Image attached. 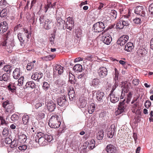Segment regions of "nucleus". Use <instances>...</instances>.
Listing matches in <instances>:
<instances>
[{"label": "nucleus", "mask_w": 153, "mask_h": 153, "mask_svg": "<svg viewBox=\"0 0 153 153\" xmlns=\"http://www.w3.org/2000/svg\"><path fill=\"white\" fill-rule=\"evenodd\" d=\"M69 81L71 84L75 83L74 76L71 73L69 72Z\"/></svg>", "instance_id": "nucleus-36"}, {"label": "nucleus", "mask_w": 153, "mask_h": 153, "mask_svg": "<svg viewBox=\"0 0 153 153\" xmlns=\"http://www.w3.org/2000/svg\"><path fill=\"white\" fill-rule=\"evenodd\" d=\"M151 102L149 100H146L145 103V106L147 108H149L151 105Z\"/></svg>", "instance_id": "nucleus-59"}, {"label": "nucleus", "mask_w": 153, "mask_h": 153, "mask_svg": "<svg viewBox=\"0 0 153 153\" xmlns=\"http://www.w3.org/2000/svg\"><path fill=\"white\" fill-rule=\"evenodd\" d=\"M100 82L99 79L97 78L93 79L91 82V85L95 88H98L100 85Z\"/></svg>", "instance_id": "nucleus-18"}, {"label": "nucleus", "mask_w": 153, "mask_h": 153, "mask_svg": "<svg viewBox=\"0 0 153 153\" xmlns=\"http://www.w3.org/2000/svg\"><path fill=\"white\" fill-rule=\"evenodd\" d=\"M107 13L108 14V16H109L111 19H115L117 16V12L114 10H111L110 9H107L106 10Z\"/></svg>", "instance_id": "nucleus-8"}, {"label": "nucleus", "mask_w": 153, "mask_h": 153, "mask_svg": "<svg viewBox=\"0 0 153 153\" xmlns=\"http://www.w3.org/2000/svg\"><path fill=\"white\" fill-rule=\"evenodd\" d=\"M59 117L57 115L52 116L48 122V125L53 128H59L61 125V123L58 120Z\"/></svg>", "instance_id": "nucleus-1"}, {"label": "nucleus", "mask_w": 153, "mask_h": 153, "mask_svg": "<svg viewBox=\"0 0 153 153\" xmlns=\"http://www.w3.org/2000/svg\"><path fill=\"white\" fill-rule=\"evenodd\" d=\"M26 88H36L35 83L33 81L27 82L25 85Z\"/></svg>", "instance_id": "nucleus-28"}, {"label": "nucleus", "mask_w": 153, "mask_h": 153, "mask_svg": "<svg viewBox=\"0 0 153 153\" xmlns=\"http://www.w3.org/2000/svg\"><path fill=\"white\" fill-rule=\"evenodd\" d=\"M57 104L60 106L63 107L68 104L66 96L64 94H61L57 100Z\"/></svg>", "instance_id": "nucleus-3"}, {"label": "nucleus", "mask_w": 153, "mask_h": 153, "mask_svg": "<svg viewBox=\"0 0 153 153\" xmlns=\"http://www.w3.org/2000/svg\"><path fill=\"white\" fill-rule=\"evenodd\" d=\"M88 143V146L90 149H92L95 147V141L94 140H91L89 143Z\"/></svg>", "instance_id": "nucleus-32"}, {"label": "nucleus", "mask_w": 153, "mask_h": 153, "mask_svg": "<svg viewBox=\"0 0 153 153\" xmlns=\"http://www.w3.org/2000/svg\"><path fill=\"white\" fill-rule=\"evenodd\" d=\"M18 146V141L14 140L12 141L10 145V147L12 148H14L17 147Z\"/></svg>", "instance_id": "nucleus-44"}, {"label": "nucleus", "mask_w": 153, "mask_h": 153, "mask_svg": "<svg viewBox=\"0 0 153 153\" xmlns=\"http://www.w3.org/2000/svg\"><path fill=\"white\" fill-rule=\"evenodd\" d=\"M86 105V102L84 100H82L80 102V107L82 108L85 107Z\"/></svg>", "instance_id": "nucleus-63"}, {"label": "nucleus", "mask_w": 153, "mask_h": 153, "mask_svg": "<svg viewBox=\"0 0 153 153\" xmlns=\"http://www.w3.org/2000/svg\"><path fill=\"white\" fill-rule=\"evenodd\" d=\"M10 34V31L8 30L7 31V32L6 33V34L4 35V39H5V40L2 43V45L3 46L6 47V45L7 44L6 40H7L8 37V36H9Z\"/></svg>", "instance_id": "nucleus-35"}, {"label": "nucleus", "mask_w": 153, "mask_h": 153, "mask_svg": "<svg viewBox=\"0 0 153 153\" xmlns=\"http://www.w3.org/2000/svg\"><path fill=\"white\" fill-rule=\"evenodd\" d=\"M45 18V16L44 15H42L40 17L39 20L40 24L43 23L46 20Z\"/></svg>", "instance_id": "nucleus-53"}, {"label": "nucleus", "mask_w": 153, "mask_h": 153, "mask_svg": "<svg viewBox=\"0 0 153 153\" xmlns=\"http://www.w3.org/2000/svg\"><path fill=\"white\" fill-rule=\"evenodd\" d=\"M14 107L12 104L10 103L5 109L7 112L12 113L14 111Z\"/></svg>", "instance_id": "nucleus-29"}, {"label": "nucleus", "mask_w": 153, "mask_h": 153, "mask_svg": "<svg viewBox=\"0 0 153 153\" xmlns=\"http://www.w3.org/2000/svg\"><path fill=\"white\" fill-rule=\"evenodd\" d=\"M8 29V24L5 21L1 22L0 24V33L3 34L6 32Z\"/></svg>", "instance_id": "nucleus-10"}, {"label": "nucleus", "mask_w": 153, "mask_h": 153, "mask_svg": "<svg viewBox=\"0 0 153 153\" xmlns=\"http://www.w3.org/2000/svg\"><path fill=\"white\" fill-rule=\"evenodd\" d=\"M140 80L139 79H134L132 80V83L134 85H137L139 84Z\"/></svg>", "instance_id": "nucleus-56"}, {"label": "nucleus", "mask_w": 153, "mask_h": 153, "mask_svg": "<svg viewBox=\"0 0 153 153\" xmlns=\"http://www.w3.org/2000/svg\"><path fill=\"white\" fill-rule=\"evenodd\" d=\"M115 76L114 79L115 81V82H118L119 73L117 70V69L116 68H115Z\"/></svg>", "instance_id": "nucleus-45"}, {"label": "nucleus", "mask_w": 153, "mask_h": 153, "mask_svg": "<svg viewBox=\"0 0 153 153\" xmlns=\"http://www.w3.org/2000/svg\"><path fill=\"white\" fill-rule=\"evenodd\" d=\"M68 95L70 101H73V98L75 96V92L73 88L70 87L69 88Z\"/></svg>", "instance_id": "nucleus-16"}, {"label": "nucleus", "mask_w": 153, "mask_h": 153, "mask_svg": "<svg viewBox=\"0 0 153 153\" xmlns=\"http://www.w3.org/2000/svg\"><path fill=\"white\" fill-rule=\"evenodd\" d=\"M109 97H110L111 102L113 103H115L119 100L120 96L114 94L113 93H110L109 95Z\"/></svg>", "instance_id": "nucleus-12"}, {"label": "nucleus", "mask_w": 153, "mask_h": 153, "mask_svg": "<svg viewBox=\"0 0 153 153\" xmlns=\"http://www.w3.org/2000/svg\"><path fill=\"white\" fill-rule=\"evenodd\" d=\"M43 134H42V135L40 137V139H39V144L41 146H46L48 143V142H47L45 140V137L42 136Z\"/></svg>", "instance_id": "nucleus-24"}, {"label": "nucleus", "mask_w": 153, "mask_h": 153, "mask_svg": "<svg viewBox=\"0 0 153 153\" xmlns=\"http://www.w3.org/2000/svg\"><path fill=\"white\" fill-rule=\"evenodd\" d=\"M10 79V76L8 74H4L2 76H0V80L7 81Z\"/></svg>", "instance_id": "nucleus-30"}, {"label": "nucleus", "mask_w": 153, "mask_h": 153, "mask_svg": "<svg viewBox=\"0 0 153 153\" xmlns=\"http://www.w3.org/2000/svg\"><path fill=\"white\" fill-rule=\"evenodd\" d=\"M101 40L105 44L109 45L112 41V39L111 36L109 34H107L102 36Z\"/></svg>", "instance_id": "nucleus-7"}, {"label": "nucleus", "mask_w": 153, "mask_h": 153, "mask_svg": "<svg viewBox=\"0 0 153 153\" xmlns=\"http://www.w3.org/2000/svg\"><path fill=\"white\" fill-rule=\"evenodd\" d=\"M11 118L12 121L15 122L18 120L19 116L18 115L14 114L12 115Z\"/></svg>", "instance_id": "nucleus-50"}, {"label": "nucleus", "mask_w": 153, "mask_h": 153, "mask_svg": "<svg viewBox=\"0 0 153 153\" xmlns=\"http://www.w3.org/2000/svg\"><path fill=\"white\" fill-rule=\"evenodd\" d=\"M95 105L94 104L91 103L88 106V111L89 114H92L95 109Z\"/></svg>", "instance_id": "nucleus-27"}, {"label": "nucleus", "mask_w": 153, "mask_h": 153, "mask_svg": "<svg viewBox=\"0 0 153 153\" xmlns=\"http://www.w3.org/2000/svg\"><path fill=\"white\" fill-rule=\"evenodd\" d=\"M125 99L122 102H121L119 103L118 105V110L116 111V113L118 114H119L123 112L124 110V109L126 107V105L125 104L124 101H125Z\"/></svg>", "instance_id": "nucleus-9"}, {"label": "nucleus", "mask_w": 153, "mask_h": 153, "mask_svg": "<svg viewBox=\"0 0 153 153\" xmlns=\"http://www.w3.org/2000/svg\"><path fill=\"white\" fill-rule=\"evenodd\" d=\"M29 116L25 114L23 116L22 118V120L23 123L24 125H27L28 123L29 120Z\"/></svg>", "instance_id": "nucleus-34"}, {"label": "nucleus", "mask_w": 153, "mask_h": 153, "mask_svg": "<svg viewBox=\"0 0 153 153\" xmlns=\"http://www.w3.org/2000/svg\"><path fill=\"white\" fill-rule=\"evenodd\" d=\"M73 70L75 71L80 72L82 71V66L80 64H76L73 67Z\"/></svg>", "instance_id": "nucleus-31"}, {"label": "nucleus", "mask_w": 153, "mask_h": 153, "mask_svg": "<svg viewBox=\"0 0 153 153\" xmlns=\"http://www.w3.org/2000/svg\"><path fill=\"white\" fill-rule=\"evenodd\" d=\"M13 76L14 79H18L20 76V69L16 68L13 72Z\"/></svg>", "instance_id": "nucleus-23"}, {"label": "nucleus", "mask_w": 153, "mask_h": 153, "mask_svg": "<svg viewBox=\"0 0 153 153\" xmlns=\"http://www.w3.org/2000/svg\"><path fill=\"white\" fill-rule=\"evenodd\" d=\"M50 87V85L47 82H43L42 88L44 90L47 91L49 89Z\"/></svg>", "instance_id": "nucleus-38"}, {"label": "nucleus", "mask_w": 153, "mask_h": 153, "mask_svg": "<svg viewBox=\"0 0 153 153\" xmlns=\"http://www.w3.org/2000/svg\"><path fill=\"white\" fill-rule=\"evenodd\" d=\"M114 131L115 130L114 128H113L112 130V128H111V131H109L108 132V135L109 138H112V137L114 134Z\"/></svg>", "instance_id": "nucleus-49"}, {"label": "nucleus", "mask_w": 153, "mask_h": 153, "mask_svg": "<svg viewBox=\"0 0 153 153\" xmlns=\"http://www.w3.org/2000/svg\"><path fill=\"white\" fill-rule=\"evenodd\" d=\"M98 76L100 79L104 78L108 74V70L104 67H100L97 71Z\"/></svg>", "instance_id": "nucleus-4"}, {"label": "nucleus", "mask_w": 153, "mask_h": 153, "mask_svg": "<svg viewBox=\"0 0 153 153\" xmlns=\"http://www.w3.org/2000/svg\"><path fill=\"white\" fill-rule=\"evenodd\" d=\"M18 148L19 150L21 151H24L27 149V146L25 145L20 146H19Z\"/></svg>", "instance_id": "nucleus-58"}, {"label": "nucleus", "mask_w": 153, "mask_h": 153, "mask_svg": "<svg viewBox=\"0 0 153 153\" xmlns=\"http://www.w3.org/2000/svg\"><path fill=\"white\" fill-rule=\"evenodd\" d=\"M129 39L128 36L123 35L121 36L117 40V43L121 46L124 45L127 42Z\"/></svg>", "instance_id": "nucleus-5"}, {"label": "nucleus", "mask_w": 153, "mask_h": 153, "mask_svg": "<svg viewBox=\"0 0 153 153\" xmlns=\"http://www.w3.org/2000/svg\"><path fill=\"white\" fill-rule=\"evenodd\" d=\"M43 74L39 72V73L36 72L32 75L31 76L32 79L38 81L42 77Z\"/></svg>", "instance_id": "nucleus-17"}, {"label": "nucleus", "mask_w": 153, "mask_h": 153, "mask_svg": "<svg viewBox=\"0 0 153 153\" xmlns=\"http://www.w3.org/2000/svg\"><path fill=\"white\" fill-rule=\"evenodd\" d=\"M124 27L122 22L121 20L118 22L116 26V28L119 29L123 28Z\"/></svg>", "instance_id": "nucleus-39"}, {"label": "nucleus", "mask_w": 153, "mask_h": 153, "mask_svg": "<svg viewBox=\"0 0 153 153\" xmlns=\"http://www.w3.org/2000/svg\"><path fill=\"white\" fill-rule=\"evenodd\" d=\"M130 84L129 82H122V87L123 88H122V90L124 91V92H126V93H128L129 91L128 89L129 88V87L130 86Z\"/></svg>", "instance_id": "nucleus-21"}, {"label": "nucleus", "mask_w": 153, "mask_h": 153, "mask_svg": "<svg viewBox=\"0 0 153 153\" xmlns=\"http://www.w3.org/2000/svg\"><path fill=\"white\" fill-rule=\"evenodd\" d=\"M2 134L4 135L7 136L9 134L8 128H5L3 131Z\"/></svg>", "instance_id": "nucleus-60"}, {"label": "nucleus", "mask_w": 153, "mask_h": 153, "mask_svg": "<svg viewBox=\"0 0 153 153\" xmlns=\"http://www.w3.org/2000/svg\"><path fill=\"white\" fill-rule=\"evenodd\" d=\"M36 117L39 119H42L44 117L45 114L42 112H40L36 114Z\"/></svg>", "instance_id": "nucleus-48"}, {"label": "nucleus", "mask_w": 153, "mask_h": 153, "mask_svg": "<svg viewBox=\"0 0 153 153\" xmlns=\"http://www.w3.org/2000/svg\"><path fill=\"white\" fill-rule=\"evenodd\" d=\"M56 20L57 23L59 25L65 23V21L63 20L60 17H57Z\"/></svg>", "instance_id": "nucleus-42"}, {"label": "nucleus", "mask_w": 153, "mask_h": 153, "mask_svg": "<svg viewBox=\"0 0 153 153\" xmlns=\"http://www.w3.org/2000/svg\"><path fill=\"white\" fill-rule=\"evenodd\" d=\"M24 77L22 76L19 78L18 80V85L19 86L22 85L23 83V79H24Z\"/></svg>", "instance_id": "nucleus-55"}, {"label": "nucleus", "mask_w": 153, "mask_h": 153, "mask_svg": "<svg viewBox=\"0 0 153 153\" xmlns=\"http://www.w3.org/2000/svg\"><path fill=\"white\" fill-rule=\"evenodd\" d=\"M68 22L67 21V23H69V25H74V22L73 20V18L71 17H69L68 18Z\"/></svg>", "instance_id": "nucleus-64"}, {"label": "nucleus", "mask_w": 153, "mask_h": 153, "mask_svg": "<svg viewBox=\"0 0 153 153\" xmlns=\"http://www.w3.org/2000/svg\"><path fill=\"white\" fill-rule=\"evenodd\" d=\"M147 51L144 48H141L138 49L137 51L138 56L141 57L145 56L147 54Z\"/></svg>", "instance_id": "nucleus-19"}, {"label": "nucleus", "mask_w": 153, "mask_h": 153, "mask_svg": "<svg viewBox=\"0 0 153 153\" xmlns=\"http://www.w3.org/2000/svg\"><path fill=\"white\" fill-rule=\"evenodd\" d=\"M10 103V101L8 100H7L3 102L2 106L5 109Z\"/></svg>", "instance_id": "nucleus-51"}, {"label": "nucleus", "mask_w": 153, "mask_h": 153, "mask_svg": "<svg viewBox=\"0 0 153 153\" xmlns=\"http://www.w3.org/2000/svg\"><path fill=\"white\" fill-rule=\"evenodd\" d=\"M44 136L47 142H50L53 140L52 136L51 135L45 134L44 135Z\"/></svg>", "instance_id": "nucleus-37"}, {"label": "nucleus", "mask_w": 153, "mask_h": 153, "mask_svg": "<svg viewBox=\"0 0 153 153\" xmlns=\"http://www.w3.org/2000/svg\"><path fill=\"white\" fill-rule=\"evenodd\" d=\"M96 98L98 101H102L105 99L104 93L100 90H98L96 93Z\"/></svg>", "instance_id": "nucleus-14"}, {"label": "nucleus", "mask_w": 153, "mask_h": 153, "mask_svg": "<svg viewBox=\"0 0 153 153\" xmlns=\"http://www.w3.org/2000/svg\"><path fill=\"white\" fill-rule=\"evenodd\" d=\"M8 90L12 93H15L16 91V87L15 83L10 82L7 86Z\"/></svg>", "instance_id": "nucleus-15"}, {"label": "nucleus", "mask_w": 153, "mask_h": 153, "mask_svg": "<svg viewBox=\"0 0 153 153\" xmlns=\"http://www.w3.org/2000/svg\"><path fill=\"white\" fill-rule=\"evenodd\" d=\"M133 94L132 92H129L127 94L126 102L128 103L131 100Z\"/></svg>", "instance_id": "nucleus-40"}, {"label": "nucleus", "mask_w": 153, "mask_h": 153, "mask_svg": "<svg viewBox=\"0 0 153 153\" xmlns=\"http://www.w3.org/2000/svg\"><path fill=\"white\" fill-rule=\"evenodd\" d=\"M18 137L19 141L22 143H25L27 140L26 136L22 133L18 135Z\"/></svg>", "instance_id": "nucleus-20"}, {"label": "nucleus", "mask_w": 153, "mask_h": 153, "mask_svg": "<svg viewBox=\"0 0 153 153\" xmlns=\"http://www.w3.org/2000/svg\"><path fill=\"white\" fill-rule=\"evenodd\" d=\"M44 28L46 30H49L51 28V22L49 19H46L44 22Z\"/></svg>", "instance_id": "nucleus-25"}, {"label": "nucleus", "mask_w": 153, "mask_h": 153, "mask_svg": "<svg viewBox=\"0 0 153 153\" xmlns=\"http://www.w3.org/2000/svg\"><path fill=\"white\" fill-rule=\"evenodd\" d=\"M42 134H43L39 132L38 133V134L36 135L35 137H34V141L36 143H39V140L40 139V137L42 135Z\"/></svg>", "instance_id": "nucleus-43"}, {"label": "nucleus", "mask_w": 153, "mask_h": 153, "mask_svg": "<svg viewBox=\"0 0 153 153\" xmlns=\"http://www.w3.org/2000/svg\"><path fill=\"white\" fill-rule=\"evenodd\" d=\"M104 132L102 130L99 131L97 134V138L98 140H101L104 136Z\"/></svg>", "instance_id": "nucleus-33"}, {"label": "nucleus", "mask_w": 153, "mask_h": 153, "mask_svg": "<svg viewBox=\"0 0 153 153\" xmlns=\"http://www.w3.org/2000/svg\"><path fill=\"white\" fill-rule=\"evenodd\" d=\"M8 4L6 0H0V5L6 6Z\"/></svg>", "instance_id": "nucleus-61"}, {"label": "nucleus", "mask_w": 153, "mask_h": 153, "mask_svg": "<svg viewBox=\"0 0 153 153\" xmlns=\"http://www.w3.org/2000/svg\"><path fill=\"white\" fill-rule=\"evenodd\" d=\"M134 46L133 43L129 42L127 43L125 45V50L128 52H131Z\"/></svg>", "instance_id": "nucleus-26"}, {"label": "nucleus", "mask_w": 153, "mask_h": 153, "mask_svg": "<svg viewBox=\"0 0 153 153\" xmlns=\"http://www.w3.org/2000/svg\"><path fill=\"white\" fill-rule=\"evenodd\" d=\"M133 22L136 24H140L141 22V20L140 18L136 17L133 19Z\"/></svg>", "instance_id": "nucleus-47"}, {"label": "nucleus", "mask_w": 153, "mask_h": 153, "mask_svg": "<svg viewBox=\"0 0 153 153\" xmlns=\"http://www.w3.org/2000/svg\"><path fill=\"white\" fill-rule=\"evenodd\" d=\"M105 27L103 23L101 22H97L94 24L93 26L94 31L96 32H101L104 30Z\"/></svg>", "instance_id": "nucleus-2"}, {"label": "nucleus", "mask_w": 153, "mask_h": 153, "mask_svg": "<svg viewBox=\"0 0 153 153\" xmlns=\"http://www.w3.org/2000/svg\"><path fill=\"white\" fill-rule=\"evenodd\" d=\"M47 108L49 111H53L56 108V104L51 100H49L46 105Z\"/></svg>", "instance_id": "nucleus-11"}, {"label": "nucleus", "mask_w": 153, "mask_h": 153, "mask_svg": "<svg viewBox=\"0 0 153 153\" xmlns=\"http://www.w3.org/2000/svg\"><path fill=\"white\" fill-rule=\"evenodd\" d=\"M51 2H48L47 4L45 5V13H46L48 10V8H51Z\"/></svg>", "instance_id": "nucleus-54"}, {"label": "nucleus", "mask_w": 153, "mask_h": 153, "mask_svg": "<svg viewBox=\"0 0 153 153\" xmlns=\"http://www.w3.org/2000/svg\"><path fill=\"white\" fill-rule=\"evenodd\" d=\"M134 13L139 15L140 16L144 17L145 16V10L143 6H137L134 10Z\"/></svg>", "instance_id": "nucleus-6"}, {"label": "nucleus", "mask_w": 153, "mask_h": 153, "mask_svg": "<svg viewBox=\"0 0 153 153\" xmlns=\"http://www.w3.org/2000/svg\"><path fill=\"white\" fill-rule=\"evenodd\" d=\"M76 36L78 38H80L81 36L82 33L80 30H78L76 31Z\"/></svg>", "instance_id": "nucleus-57"}, {"label": "nucleus", "mask_w": 153, "mask_h": 153, "mask_svg": "<svg viewBox=\"0 0 153 153\" xmlns=\"http://www.w3.org/2000/svg\"><path fill=\"white\" fill-rule=\"evenodd\" d=\"M55 70L54 69V72H57L59 74H61L63 72L64 68L61 66L60 65H56L55 66Z\"/></svg>", "instance_id": "nucleus-22"}, {"label": "nucleus", "mask_w": 153, "mask_h": 153, "mask_svg": "<svg viewBox=\"0 0 153 153\" xmlns=\"http://www.w3.org/2000/svg\"><path fill=\"white\" fill-rule=\"evenodd\" d=\"M11 66L7 65L4 66L3 69L5 71L7 72V73H10L11 70Z\"/></svg>", "instance_id": "nucleus-41"}, {"label": "nucleus", "mask_w": 153, "mask_h": 153, "mask_svg": "<svg viewBox=\"0 0 153 153\" xmlns=\"http://www.w3.org/2000/svg\"><path fill=\"white\" fill-rule=\"evenodd\" d=\"M33 63L30 62L28 63L27 66V69L28 70H31L33 67Z\"/></svg>", "instance_id": "nucleus-52"}, {"label": "nucleus", "mask_w": 153, "mask_h": 153, "mask_svg": "<svg viewBox=\"0 0 153 153\" xmlns=\"http://www.w3.org/2000/svg\"><path fill=\"white\" fill-rule=\"evenodd\" d=\"M149 11L151 14L153 15V4H152L149 7Z\"/></svg>", "instance_id": "nucleus-62"}, {"label": "nucleus", "mask_w": 153, "mask_h": 153, "mask_svg": "<svg viewBox=\"0 0 153 153\" xmlns=\"http://www.w3.org/2000/svg\"><path fill=\"white\" fill-rule=\"evenodd\" d=\"M106 150L108 153H116L117 151L116 147L111 144L107 145Z\"/></svg>", "instance_id": "nucleus-13"}, {"label": "nucleus", "mask_w": 153, "mask_h": 153, "mask_svg": "<svg viewBox=\"0 0 153 153\" xmlns=\"http://www.w3.org/2000/svg\"><path fill=\"white\" fill-rule=\"evenodd\" d=\"M7 9L6 8L2 10L0 13V16L1 17H3L6 16L7 13Z\"/></svg>", "instance_id": "nucleus-46"}]
</instances>
